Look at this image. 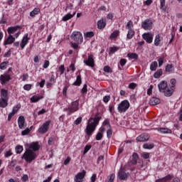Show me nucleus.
Segmentation results:
<instances>
[{"instance_id":"obj_1","label":"nucleus","mask_w":182,"mask_h":182,"mask_svg":"<svg viewBox=\"0 0 182 182\" xmlns=\"http://www.w3.org/2000/svg\"><path fill=\"white\" fill-rule=\"evenodd\" d=\"M100 119H102V117L99 116H96L95 118L91 117L89 119L85 129V133L87 136H92V134H93V132L96 130V126L99 124Z\"/></svg>"},{"instance_id":"obj_2","label":"nucleus","mask_w":182,"mask_h":182,"mask_svg":"<svg viewBox=\"0 0 182 182\" xmlns=\"http://www.w3.org/2000/svg\"><path fill=\"white\" fill-rule=\"evenodd\" d=\"M159 90L161 93H164V95L167 97L173 95V90H170V87L167 85V81H161L158 85Z\"/></svg>"},{"instance_id":"obj_3","label":"nucleus","mask_w":182,"mask_h":182,"mask_svg":"<svg viewBox=\"0 0 182 182\" xmlns=\"http://www.w3.org/2000/svg\"><path fill=\"white\" fill-rule=\"evenodd\" d=\"M36 157L37 155L35 151H33L32 149H26L21 158L26 160L27 163H32V161H33Z\"/></svg>"},{"instance_id":"obj_4","label":"nucleus","mask_w":182,"mask_h":182,"mask_svg":"<svg viewBox=\"0 0 182 182\" xmlns=\"http://www.w3.org/2000/svg\"><path fill=\"white\" fill-rule=\"evenodd\" d=\"M130 107V102L127 100H123L118 105V112L119 113H124V112L127 111Z\"/></svg>"},{"instance_id":"obj_5","label":"nucleus","mask_w":182,"mask_h":182,"mask_svg":"<svg viewBox=\"0 0 182 182\" xmlns=\"http://www.w3.org/2000/svg\"><path fill=\"white\" fill-rule=\"evenodd\" d=\"M71 39L74 41V42H76L78 44L82 43L83 42V36L82 35V33L79 31H74L70 36Z\"/></svg>"},{"instance_id":"obj_6","label":"nucleus","mask_w":182,"mask_h":182,"mask_svg":"<svg viewBox=\"0 0 182 182\" xmlns=\"http://www.w3.org/2000/svg\"><path fill=\"white\" fill-rule=\"evenodd\" d=\"M79 110V102L75 101L71 103L70 107L67 108H64V112H69V114L75 113V112H77Z\"/></svg>"},{"instance_id":"obj_7","label":"nucleus","mask_w":182,"mask_h":182,"mask_svg":"<svg viewBox=\"0 0 182 182\" xmlns=\"http://www.w3.org/2000/svg\"><path fill=\"white\" fill-rule=\"evenodd\" d=\"M141 28L145 31L153 29V21L151 19H146L141 23Z\"/></svg>"},{"instance_id":"obj_8","label":"nucleus","mask_w":182,"mask_h":182,"mask_svg":"<svg viewBox=\"0 0 182 182\" xmlns=\"http://www.w3.org/2000/svg\"><path fill=\"white\" fill-rule=\"evenodd\" d=\"M49 126H50V121H47L38 129V132L41 134H45L49 130Z\"/></svg>"},{"instance_id":"obj_9","label":"nucleus","mask_w":182,"mask_h":182,"mask_svg":"<svg viewBox=\"0 0 182 182\" xmlns=\"http://www.w3.org/2000/svg\"><path fill=\"white\" fill-rule=\"evenodd\" d=\"M93 55H89L87 60H84V63L90 68H95V59Z\"/></svg>"},{"instance_id":"obj_10","label":"nucleus","mask_w":182,"mask_h":182,"mask_svg":"<svg viewBox=\"0 0 182 182\" xmlns=\"http://www.w3.org/2000/svg\"><path fill=\"white\" fill-rule=\"evenodd\" d=\"M85 176H86V171L82 170V172L78 173L75 176V182H82L83 178H85Z\"/></svg>"},{"instance_id":"obj_11","label":"nucleus","mask_w":182,"mask_h":182,"mask_svg":"<svg viewBox=\"0 0 182 182\" xmlns=\"http://www.w3.org/2000/svg\"><path fill=\"white\" fill-rule=\"evenodd\" d=\"M11 80V75L9 74L4 73L0 76V82L1 85H5L6 82Z\"/></svg>"},{"instance_id":"obj_12","label":"nucleus","mask_w":182,"mask_h":182,"mask_svg":"<svg viewBox=\"0 0 182 182\" xmlns=\"http://www.w3.org/2000/svg\"><path fill=\"white\" fill-rule=\"evenodd\" d=\"M142 36L147 43H151L153 42V34L151 33H144Z\"/></svg>"},{"instance_id":"obj_13","label":"nucleus","mask_w":182,"mask_h":182,"mask_svg":"<svg viewBox=\"0 0 182 182\" xmlns=\"http://www.w3.org/2000/svg\"><path fill=\"white\" fill-rule=\"evenodd\" d=\"M15 42V37H14L12 35H9L7 38L4 40V46H6V45H12Z\"/></svg>"},{"instance_id":"obj_14","label":"nucleus","mask_w":182,"mask_h":182,"mask_svg":"<svg viewBox=\"0 0 182 182\" xmlns=\"http://www.w3.org/2000/svg\"><path fill=\"white\" fill-rule=\"evenodd\" d=\"M18 124L19 129H25V126L26 124H25V117L23 116H20L18 119Z\"/></svg>"},{"instance_id":"obj_15","label":"nucleus","mask_w":182,"mask_h":182,"mask_svg":"<svg viewBox=\"0 0 182 182\" xmlns=\"http://www.w3.org/2000/svg\"><path fill=\"white\" fill-rule=\"evenodd\" d=\"M150 139V136L148 134H142L136 137L137 141H147Z\"/></svg>"},{"instance_id":"obj_16","label":"nucleus","mask_w":182,"mask_h":182,"mask_svg":"<svg viewBox=\"0 0 182 182\" xmlns=\"http://www.w3.org/2000/svg\"><path fill=\"white\" fill-rule=\"evenodd\" d=\"M29 42V38L28 37V33L25 35V36L21 40V42L20 43V46L21 49H23L26 45H28V43Z\"/></svg>"},{"instance_id":"obj_17","label":"nucleus","mask_w":182,"mask_h":182,"mask_svg":"<svg viewBox=\"0 0 182 182\" xmlns=\"http://www.w3.org/2000/svg\"><path fill=\"white\" fill-rule=\"evenodd\" d=\"M118 177L119 180L123 181V180H127V173L123 171V169H120L119 171L118 172Z\"/></svg>"},{"instance_id":"obj_18","label":"nucleus","mask_w":182,"mask_h":182,"mask_svg":"<svg viewBox=\"0 0 182 182\" xmlns=\"http://www.w3.org/2000/svg\"><path fill=\"white\" fill-rule=\"evenodd\" d=\"M41 146H39V144L38 142H33L31 144L28 150H33V151H37V150H39Z\"/></svg>"},{"instance_id":"obj_19","label":"nucleus","mask_w":182,"mask_h":182,"mask_svg":"<svg viewBox=\"0 0 182 182\" xmlns=\"http://www.w3.org/2000/svg\"><path fill=\"white\" fill-rule=\"evenodd\" d=\"M160 99L157 97H151L149 100V105L151 106H156V105H160Z\"/></svg>"},{"instance_id":"obj_20","label":"nucleus","mask_w":182,"mask_h":182,"mask_svg":"<svg viewBox=\"0 0 182 182\" xmlns=\"http://www.w3.org/2000/svg\"><path fill=\"white\" fill-rule=\"evenodd\" d=\"M0 99H4L6 100H9V97L8 96V90L5 89L1 90V98Z\"/></svg>"},{"instance_id":"obj_21","label":"nucleus","mask_w":182,"mask_h":182,"mask_svg":"<svg viewBox=\"0 0 182 182\" xmlns=\"http://www.w3.org/2000/svg\"><path fill=\"white\" fill-rule=\"evenodd\" d=\"M19 26H13V27H9L7 29V32L9 33V35H13V33H15V32H16V31H18V29H19Z\"/></svg>"},{"instance_id":"obj_22","label":"nucleus","mask_w":182,"mask_h":182,"mask_svg":"<svg viewBox=\"0 0 182 182\" xmlns=\"http://www.w3.org/2000/svg\"><path fill=\"white\" fill-rule=\"evenodd\" d=\"M158 132H160L162 134H171V133H173L171 129L168 128H160L158 129Z\"/></svg>"},{"instance_id":"obj_23","label":"nucleus","mask_w":182,"mask_h":182,"mask_svg":"<svg viewBox=\"0 0 182 182\" xmlns=\"http://www.w3.org/2000/svg\"><path fill=\"white\" fill-rule=\"evenodd\" d=\"M170 83H171V85L169 89L170 90H172V93H174V89L176 87V83H177V80H176V79L174 78H172L170 80Z\"/></svg>"},{"instance_id":"obj_24","label":"nucleus","mask_w":182,"mask_h":182,"mask_svg":"<svg viewBox=\"0 0 182 182\" xmlns=\"http://www.w3.org/2000/svg\"><path fill=\"white\" fill-rule=\"evenodd\" d=\"M98 29H103L106 26V20H100L97 22Z\"/></svg>"},{"instance_id":"obj_25","label":"nucleus","mask_w":182,"mask_h":182,"mask_svg":"<svg viewBox=\"0 0 182 182\" xmlns=\"http://www.w3.org/2000/svg\"><path fill=\"white\" fill-rule=\"evenodd\" d=\"M137 160H139V154H137V153H134L132 154V160L131 161L132 164H137Z\"/></svg>"},{"instance_id":"obj_26","label":"nucleus","mask_w":182,"mask_h":182,"mask_svg":"<svg viewBox=\"0 0 182 182\" xmlns=\"http://www.w3.org/2000/svg\"><path fill=\"white\" fill-rule=\"evenodd\" d=\"M143 149H145L146 150H151V149H154V144L145 143L143 145Z\"/></svg>"},{"instance_id":"obj_27","label":"nucleus","mask_w":182,"mask_h":182,"mask_svg":"<svg viewBox=\"0 0 182 182\" xmlns=\"http://www.w3.org/2000/svg\"><path fill=\"white\" fill-rule=\"evenodd\" d=\"M6 106H8V100L0 98V107L4 109L6 107Z\"/></svg>"},{"instance_id":"obj_28","label":"nucleus","mask_w":182,"mask_h":182,"mask_svg":"<svg viewBox=\"0 0 182 182\" xmlns=\"http://www.w3.org/2000/svg\"><path fill=\"white\" fill-rule=\"evenodd\" d=\"M75 15H76V13H73V14H68L63 17V21H64V22H66V21H69V19H72V18H73Z\"/></svg>"},{"instance_id":"obj_29","label":"nucleus","mask_w":182,"mask_h":182,"mask_svg":"<svg viewBox=\"0 0 182 182\" xmlns=\"http://www.w3.org/2000/svg\"><path fill=\"white\" fill-rule=\"evenodd\" d=\"M170 180H171V176L168 175L163 178L156 180V182H167V181H170Z\"/></svg>"},{"instance_id":"obj_30","label":"nucleus","mask_w":182,"mask_h":182,"mask_svg":"<svg viewBox=\"0 0 182 182\" xmlns=\"http://www.w3.org/2000/svg\"><path fill=\"white\" fill-rule=\"evenodd\" d=\"M41 99H43V96L38 97V96H36V95H34V96H33V97L31 98V101L33 103H36V102H39V100H41Z\"/></svg>"},{"instance_id":"obj_31","label":"nucleus","mask_w":182,"mask_h":182,"mask_svg":"<svg viewBox=\"0 0 182 182\" xmlns=\"http://www.w3.org/2000/svg\"><path fill=\"white\" fill-rule=\"evenodd\" d=\"M41 12V9L38 8H35L31 13H30V16L33 18L36 15H38Z\"/></svg>"},{"instance_id":"obj_32","label":"nucleus","mask_w":182,"mask_h":182,"mask_svg":"<svg viewBox=\"0 0 182 182\" xmlns=\"http://www.w3.org/2000/svg\"><path fill=\"white\" fill-rule=\"evenodd\" d=\"M74 86H80L82 85V77L80 75L77 76L76 81L73 83Z\"/></svg>"},{"instance_id":"obj_33","label":"nucleus","mask_w":182,"mask_h":182,"mask_svg":"<svg viewBox=\"0 0 182 182\" xmlns=\"http://www.w3.org/2000/svg\"><path fill=\"white\" fill-rule=\"evenodd\" d=\"M134 36V30H129L127 35V39H132Z\"/></svg>"},{"instance_id":"obj_34","label":"nucleus","mask_w":182,"mask_h":182,"mask_svg":"<svg viewBox=\"0 0 182 182\" xmlns=\"http://www.w3.org/2000/svg\"><path fill=\"white\" fill-rule=\"evenodd\" d=\"M161 75H163V70H161V69H160L154 74V77L155 79H159V77H160V76H161Z\"/></svg>"},{"instance_id":"obj_35","label":"nucleus","mask_w":182,"mask_h":182,"mask_svg":"<svg viewBox=\"0 0 182 182\" xmlns=\"http://www.w3.org/2000/svg\"><path fill=\"white\" fill-rule=\"evenodd\" d=\"M120 48L119 47H110L109 48V55H112L113 53H115V52H117Z\"/></svg>"},{"instance_id":"obj_36","label":"nucleus","mask_w":182,"mask_h":182,"mask_svg":"<svg viewBox=\"0 0 182 182\" xmlns=\"http://www.w3.org/2000/svg\"><path fill=\"white\" fill-rule=\"evenodd\" d=\"M157 66H159V63H157V61L153 62L150 66L151 70L152 71L156 70V69H157Z\"/></svg>"},{"instance_id":"obj_37","label":"nucleus","mask_w":182,"mask_h":182,"mask_svg":"<svg viewBox=\"0 0 182 182\" xmlns=\"http://www.w3.org/2000/svg\"><path fill=\"white\" fill-rule=\"evenodd\" d=\"M127 56L130 59H139V55L136 53H128Z\"/></svg>"},{"instance_id":"obj_38","label":"nucleus","mask_w":182,"mask_h":182,"mask_svg":"<svg viewBox=\"0 0 182 182\" xmlns=\"http://www.w3.org/2000/svg\"><path fill=\"white\" fill-rule=\"evenodd\" d=\"M23 151V146L18 145L16 146V152L17 154H21Z\"/></svg>"},{"instance_id":"obj_39","label":"nucleus","mask_w":182,"mask_h":182,"mask_svg":"<svg viewBox=\"0 0 182 182\" xmlns=\"http://www.w3.org/2000/svg\"><path fill=\"white\" fill-rule=\"evenodd\" d=\"M160 42H161V40H160V35L158 34L156 36V38L154 41V45L155 46H159L160 45Z\"/></svg>"},{"instance_id":"obj_40","label":"nucleus","mask_w":182,"mask_h":182,"mask_svg":"<svg viewBox=\"0 0 182 182\" xmlns=\"http://www.w3.org/2000/svg\"><path fill=\"white\" fill-rule=\"evenodd\" d=\"M166 72H173L174 70V66L171 64H168L165 69Z\"/></svg>"},{"instance_id":"obj_41","label":"nucleus","mask_w":182,"mask_h":182,"mask_svg":"<svg viewBox=\"0 0 182 182\" xmlns=\"http://www.w3.org/2000/svg\"><path fill=\"white\" fill-rule=\"evenodd\" d=\"M31 130H32V127L29 128H26L25 130L21 132L22 136H26V134H29Z\"/></svg>"},{"instance_id":"obj_42","label":"nucleus","mask_w":182,"mask_h":182,"mask_svg":"<svg viewBox=\"0 0 182 182\" xmlns=\"http://www.w3.org/2000/svg\"><path fill=\"white\" fill-rule=\"evenodd\" d=\"M8 63H9V62H8V61L1 63L0 64V69L1 70H5V69H6V65H8Z\"/></svg>"},{"instance_id":"obj_43","label":"nucleus","mask_w":182,"mask_h":182,"mask_svg":"<svg viewBox=\"0 0 182 182\" xmlns=\"http://www.w3.org/2000/svg\"><path fill=\"white\" fill-rule=\"evenodd\" d=\"M119 31H114L111 35H110V38L111 39H114V38H117L119 36Z\"/></svg>"},{"instance_id":"obj_44","label":"nucleus","mask_w":182,"mask_h":182,"mask_svg":"<svg viewBox=\"0 0 182 182\" xmlns=\"http://www.w3.org/2000/svg\"><path fill=\"white\" fill-rule=\"evenodd\" d=\"M141 156L143 157L145 159H149L150 157V153L148 152H142L141 154Z\"/></svg>"},{"instance_id":"obj_45","label":"nucleus","mask_w":182,"mask_h":182,"mask_svg":"<svg viewBox=\"0 0 182 182\" xmlns=\"http://www.w3.org/2000/svg\"><path fill=\"white\" fill-rule=\"evenodd\" d=\"M133 28V21H129L126 26V28L129 30H132V28Z\"/></svg>"},{"instance_id":"obj_46","label":"nucleus","mask_w":182,"mask_h":182,"mask_svg":"<svg viewBox=\"0 0 182 182\" xmlns=\"http://www.w3.org/2000/svg\"><path fill=\"white\" fill-rule=\"evenodd\" d=\"M160 4H161V9L162 11H166V9L164 6H166V0H160Z\"/></svg>"},{"instance_id":"obj_47","label":"nucleus","mask_w":182,"mask_h":182,"mask_svg":"<svg viewBox=\"0 0 182 182\" xmlns=\"http://www.w3.org/2000/svg\"><path fill=\"white\" fill-rule=\"evenodd\" d=\"M87 38H93L95 36V33L93 31H89L85 33Z\"/></svg>"},{"instance_id":"obj_48","label":"nucleus","mask_w":182,"mask_h":182,"mask_svg":"<svg viewBox=\"0 0 182 182\" xmlns=\"http://www.w3.org/2000/svg\"><path fill=\"white\" fill-rule=\"evenodd\" d=\"M102 137H103V134L102 132H98L96 135L95 139L96 140L99 141V140H102Z\"/></svg>"},{"instance_id":"obj_49","label":"nucleus","mask_w":182,"mask_h":182,"mask_svg":"<svg viewBox=\"0 0 182 182\" xmlns=\"http://www.w3.org/2000/svg\"><path fill=\"white\" fill-rule=\"evenodd\" d=\"M104 72H107V73H112V68L107 65L104 67Z\"/></svg>"},{"instance_id":"obj_50","label":"nucleus","mask_w":182,"mask_h":182,"mask_svg":"<svg viewBox=\"0 0 182 182\" xmlns=\"http://www.w3.org/2000/svg\"><path fill=\"white\" fill-rule=\"evenodd\" d=\"M137 87V84L134 83V82H132L129 85V89H132L134 90L136 89V87Z\"/></svg>"},{"instance_id":"obj_51","label":"nucleus","mask_w":182,"mask_h":182,"mask_svg":"<svg viewBox=\"0 0 182 182\" xmlns=\"http://www.w3.org/2000/svg\"><path fill=\"white\" fill-rule=\"evenodd\" d=\"M19 109H21V106L19 105H16L15 107H14L13 109H12V112L14 113H16L18 112V110H19Z\"/></svg>"},{"instance_id":"obj_52","label":"nucleus","mask_w":182,"mask_h":182,"mask_svg":"<svg viewBox=\"0 0 182 182\" xmlns=\"http://www.w3.org/2000/svg\"><path fill=\"white\" fill-rule=\"evenodd\" d=\"M90 149H92L91 145L85 146V149H84V154H86V153H87V151H89V150H90Z\"/></svg>"},{"instance_id":"obj_53","label":"nucleus","mask_w":182,"mask_h":182,"mask_svg":"<svg viewBox=\"0 0 182 182\" xmlns=\"http://www.w3.org/2000/svg\"><path fill=\"white\" fill-rule=\"evenodd\" d=\"M127 62V60H126V59L122 58L119 61V64L121 66L123 67V66H124V65H126Z\"/></svg>"},{"instance_id":"obj_54","label":"nucleus","mask_w":182,"mask_h":182,"mask_svg":"<svg viewBox=\"0 0 182 182\" xmlns=\"http://www.w3.org/2000/svg\"><path fill=\"white\" fill-rule=\"evenodd\" d=\"M55 139L53 137L49 138L48 141L49 146H52V144H53V142L55 141Z\"/></svg>"},{"instance_id":"obj_55","label":"nucleus","mask_w":182,"mask_h":182,"mask_svg":"<svg viewBox=\"0 0 182 182\" xmlns=\"http://www.w3.org/2000/svg\"><path fill=\"white\" fill-rule=\"evenodd\" d=\"M114 173H112L109 175V178L108 182H114Z\"/></svg>"},{"instance_id":"obj_56","label":"nucleus","mask_w":182,"mask_h":182,"mask_svg":"<svg viewBox=\"0 0 182 182\" xmlns=\"http://www.w3.org/2000/svg\"><path fill=\"white\" fill-rule=\"evenodd\" d=\"M59 70H60V75H62L63 73H65V65H61L59 67Z\"/></svg>"},{"instance_id":"obj_57","label":"nucleus","mask_w":182,"mask_h":182,"mask_svg":"<svg viewBox=\"0 0 182 182\" xmlns=\"http://www.w3.org/2000/svg\"><path fill=\"white\" fill-rule=\"evenodd\" d=\"M31 88H32V85H31L30 84H27L23 86V89L25 90H31Z\"/></svg>"},{"instance_id":"obj_58","label":"nucleus","mask_w":182,"mask_h":182,"mask_svg":"<svg viewBox=\"0 0 182 182\" xmlns=\"http://www.w3.org/2000/svg\"><path fill=\"white\" fill-rule=\"evenodd\" d=\"M109 100H110V96H105L103 97L104 103H108Z\"/></svg>"},{"instance_id":"obj_59","label":"nucleus","mask_w":182,"mask_h":182,"mask_svg":"<svg viewBox=\"0 0 182 182\" xmlns=\"http://www.w3.org/2000/svg\"><path fill=\"white\" fill-rule=\"evenodd\" d=\"M153 92V85H150L149 88L147 90V95H150Z\"/></svg>"},{"instance_id":"obj_60","label":"nucleus","mask_w":182,"mask_h":182,"mask_svg":"<svg viewBox=\"0 0 182 182\" xmlns=\"http://www.w3.org/2000/svg\"><path fill=\"white\" fill-rule=\"evenodd\" d=\"M112 128L109 127V129L107 131V137H112Z\"/></svg>"},{"instance_id":"obj_61","label":"nucleus","mask_w":182,"mask_h":182,"mask_svg":"<svg viewBox=\"0 0 182 182\" xmlns=\"http://www.w3.org/2000/svg\"><path fill=\"white\" fill-rule=\"evenodd\" d=\"M48 66H49V60H46L44 62V64L43 65V68L44 69H46V68H48Z\"/></svg>"},{"instance_id":"obj_62","label":"nucleus","mask_w":182,"mask_h":182,"mask_svg":"<svg viewBox=\"0 0 182 182\" xmlns=\"http://www.w3.org/2000/svg\"><path fill=\"white\" fill-rule=\"evenodd\" d=\"M69 88V86H65L64 87L63 90V95L64 96H66L67 95V92H68V89Z\"/></svg>"},{"instance_id":"obj_63","label":"nucleus","mask_w":182,"mask_h":182,"mask_svg":"<svg viewBox=\"0 0 182 182\" xmlns=\"http://www.w3.org/2000/svg\"><path fill=\"white\" fill-rule=\"evenodd\" d=\"M80 123H82V117H78L75 121V124H80Z\"/></svg>"},{"instance_id":"obj_64","label":"nucleus","mask_w":182,"mask_h":182,"mask_svg":"<svg viewBox=\"0 0 182 182\" xmlns=\"http://www.w3.org/2000/svg\"><path fill=\"white\" fill-rule=\"evenodd\" d=\"M96 178H97V175L96 173L92 174V176H91V182H95L96 181Z\"/></svg>"}]
</instances>
